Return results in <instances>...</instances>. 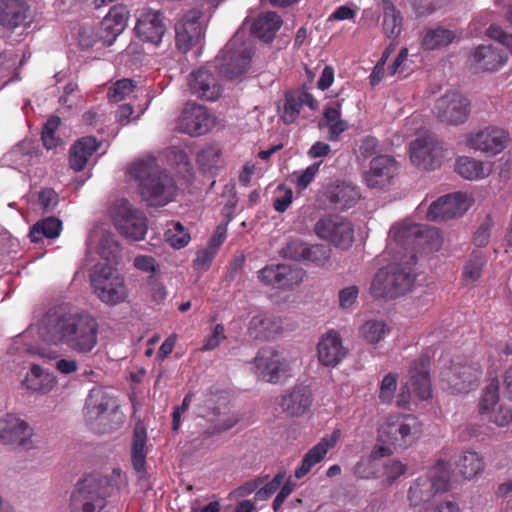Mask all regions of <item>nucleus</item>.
I'll return each instance as SVG.
<instances>
[{
    "label": "nucleus",
    "instance_id": "f257e3e1",
    "mask_svg": "<svg viewBox=\"0 0 512 512\" xmlns=\"http://www.w3.org/2000/svg\"><path fill=\"white\" fill-rule=\"evenodd\" d=\"M98 330L97 319L90 313L55 308L43 317L39 335L49 345H65L76 354L88 355L98 345Z\"/></svg>",
    "mask_w": 512,
    "mask_h": 512
},
{
    "label": "nucleus",
    "instance_id": "f03ea898",
    "mask_svg": "<svg viewBox=\"0 0 512 512\" xmlns=\"http://www.w3.org/2000/svg\"><path fill=\"white\" fill-rule=\"evenodd\" d=\"M129 173L139 182L140 195L149 206H164L176 195L174 179L154 159L135 162Z\"/></svg>",
    "mask_w": 512,
    "mask_h": 512
},
{
    "label": "nucleus",
    "instance_id": "7ed1b4c3",
    "mask_svg": "<svg viewBox=\"0 0 512 512\" xmlns=\"http://www.w3.org/2000/svg\"><path fill=\"white\" fill-rule=\"evenodd\" d=\"M84 418L93 431L106 433L118 429L125 416L117 398L106 388L97 386L90 390L86 398Z\"/></svg>",
    "mask_w": 512,
    "mask_h": 512
},
{
    "label": "nucleus",
    "instance_id": "20e7f679",
    "mask_svg": "<svg viewBox=\"0 0 512 512\" xmlns=\"http://www.w3.org/2000/svg\"><path fill=\"white\" fill-rule=\"evenodd\" d=\"M421 434L420 421L411 414H392L386 416L378 428V439L387 446L379 447L381 456L392 453L389 446L405 449L411 446Z\"/></svg>",
    "mask_w": 512,
    "mask_h": 512
},
{
    "label": "nucleus",
    "instance_id": "39448f33",
    "mask_svg": "<svg viewBox=\"0 0 512 512\" xmlns=\"http://www.w3.org/2000/svg\"><path fill=\"white\" fill-rule=\"evenodd\" d=\"M451 472L445 461H438L425 475L418 477L408 490V500L413 507L429 502L436 494L450 487Z\"/></svg>",
    "mask_w": 512,
    "mask_h": 512
},
{
    "label": "nucleus",
    "instance_id": "423d86ee",
    "mask_svg": "<svg viewBox=\"0 0 512 512\" xmlns=\"http://www.w3.org/2000/svg\"><path fill=\"white\" fill-rule=\"evenodd\" d=\"M413 282L414 276L408 268L389 265L376 273L370 293L376 298L393 299L408 292Z\"/></svg>",
    "mask_w": 512,
    "mask_h": 512
},
{
    "label": "nucleus",
    "instance_id": "0eeeda50",
    "mask_svg": "<svg viewBox=\"0 0 512 512\" xmlns=\"http://www.w3.org/2000/svg\"><path fill=\"white\" fill-rule=\"evenodd\" d=\"M90 281L94 294L105 304H119L128 295L124 278L114 266L95 265Z\"/></svg>",
    "mask_w": 512,
    "mask_h": 512
},
{
    "label": "nucleus",
    "instance_id": "6e6552de",
    "mask_svg": "<svg viewBox=\"0 0 512 512\" xmlns=\"http://www.w3.org/2000/svg\"><path fill=\"white\" fill-rule=\"evenodd\" d=\"M252 53L251 46L236 33L217 58L220 73L229 79L242 75L250 64Z\"/></svg>",
    "mask_w": 512,
    "mask_h": 512
},
{
    "label": "nucleus",
    "instance_id": "1a4fd4ad",
    "mask_svg": "<svg viewBox=\"0 0 512 512\" xmlns=\"http://www.w3.org/2000/svg\"><path fill=\"white\" fill-rule=\"evenodd\" d=\"M510 140L508 131L489 125L469 132L465 137V144L471 150L496 156L508 147Z\"/></svg>",
    "mask_w": 512,
    "mask_h": 512
},
{
    "label": "nucleus",
    "instance_id": "9d476101",
    "mask_svg": "<svg viewBox=\"0 0 512 512\" xmlns=\"http://www.w3.org/2000/svg\"><path fill=\"white\" fill-rule=\"evenodd\" d=\"M429 366L430 362L426 356H421L412 362L402 387L401 402L406 403L411 399L427 400L431 397Z\"/></svg>",
    "mask_w": 512,
    "mask_h": 512
},
{
    "label": "nucleus",
    "instance_id": "9b49d317",
    "mask_svg": "<svg viewBox=\"0 0 512 512\" xmlns=\"http://www.w3.org/2000/svg\"><path fill=\"white\" fill-rule=\"evenodd\" d=\"M113 221L119 233L128 239L142 240L146 234V217L125 199L120 200L114 206Z\"/></svg>",
    "mask_w": 512,
    "mask_h": 512
},
{
    "label": "nucleus",
    "instance_id": "f8f14e48",
    "mask_svg": "<svg viewBox=\"0 0 512 512\" xmlns=\"http://www.w3.org/2000/svg\"><path fill=\"white\" fill-rule=\"evenodd\" d=\"M316 235L336 246L347 249L354 241L353 225L338 215H327L320 218L314 227Z\"/></svg>",
    "mask_w": 512,
    "mask_h": 512
},
{
    "label": "nucleus",
    "instance_id": "ddd939ff",
    "mask_svg": "<svg viewBox=\"0 0 512 512\" xmlns=\"http://www.w3.org/2000/svg\"><path fill=\"white\" fill-rule=\"evenodd\" d=\"M410 158L419 169L435 170L441 165L443 148L434 136L421 135L410 144Z\"/></svg>",
    "mask_w": 512,
    "mask_h": 512
},
{
    "label": "nucleus",
    "instance_id": "4468645a",
    "mask_svg": "<svg viewBox=\"0 0 512 512\" xmlns=\"http://www.w3.org/2000/svg\"><path fill=\"white\" fill-rule=\"evenodd\" d=\"M304 275L301 268L285 264L266 266L258 271V279L262 284L277 289H289L299 285Z\"/></svg>",
    "mask_w": 512,
    "mask_h": 512
},
{
    "label": "nucleus",
    "instance_id": "2eb2a0df",
    "mask_svg": "<svg viewBox=\"0 0 512 512\" xmlns=\"http://www.w3.org/2000/svg\"><path fill=\"white\" fill-rule=\"evenodd\" d=\"M469 101L458 92H449L439 98L435 105L437 118L451 125H459L468 119Z\"/></svg>",
    "mask_w": 512,
    "mask_h": 512
},
{
    "label": "nucleus",
    "instance_id": "dca6fc26",
    "mask_svg": "<svg viewBox=\"0 0 512 512\" xmlns=\"http://www.w3.org/2000/svg\"><path fill=\"white\" fill-rule=\"evenodd\" d=\"M106 506L105 493L99 484L86 480L71 495V512H99Z\"/></svg>",
    "mask_w": 512,
    "mask_h": 512
},
{
    "label": "nucleus",
    "instance_id": "f3484780",
    "mask_svg": "<svg viewBox=\"0 0 512 512\" xmlns=\"http://www.w3.org/2000/svg\"><path fill=\"white\" fill-rule=\"evenodd\" d=\"M256 374L266 382L277 383L288 371L285 358L275 349L266 347L258 351L254 358Z\"/></svg>",
    "mask_w": 512,
    "mask_h": 512
},
{
    "label": "nucleus",
    "instance_id": "a211bd4d",
    "mask_svg": "<svg viewBox=\"0 0 512 512\" xmlns=\"http://www.w3.org/2000/svg\"><path fill=\"white\" fill-rule=\"evenodd\" d=\"M469 198L464 193H453L434 201L427 211V218L432 221H445L462 216L470 207Z\"/></svg>",
    "mask_w": 512,
    "mask_h": 512
},
{
    "label": "nucleus",
    "instance_id": "6ab92c4d",
    "mask_svg": "<svg viewBox=\"0 0 512 512\" xmlns=\"http://www.w3.org/2000/svg\"><path fill=\"white\" fill-rule=\"evenodd\" d=\"M398 167L395 159L388 155L372 158L363 180L370 189L384 190L390 186Z\"/></svg>",
    "mask_w": 512,
    "mask_h": 512
},
{
    "label": "nucleus",
    "instance_id": "aec40b11",
    "mask_svg": "<svg viewBox=\"0 0 512 512\" xmlns=\"http://www.w3.org/2000/svg\"><path fill=\"white\" fill-rule=\"evenodd\" d=\"M213 119L208 110L198 104H187L177 122V129L190 136L203 135L209 131Z\"/></svg>",
    "mask_w": 512,
    "mask_h": 512
},
{
    "label": "nucleus",
    "instance_id": "412c9836",
    "mask_svg": "<svg viewBox=\"0 0 512 512\" xmlns=\"http://www.w3.org/2000/svg\"><path fill=\"white\" fill-rule=\"evenodd\" d=\"M200 17L201 11L192 9L176 23V45L180 50L189 51L202 38L203 26L199 21Z\"/></svg>",
    "mask_w": 512,
    "mask_h": 512
},
{
    "label": "nucleus",
    "instance_id": "4be33fe9",
    "mask_svg": "<svg viewBox=\"0 0 512 512\" xmlns=\"http://www.w3.org/2000/svg\"><path fill=\"white\" fill-rule=\"evenodd\" d=\"M137 13L135 25L137 36L145 42L159 44L166 31L163 14L150 8H143Z\"/></svg>",
    "mask_w": 512,
    "mask_h": 512
},
{
    "label": "nucleus",
    "instance_id": "5701e85b",
    "mask_svg": "<svg viewBox=\"0 0 512 512\" xmlns=\"http://www.w3.org/2000/svg\"><path fill=\"white\" fill-rule=\"evenodd\" d=\"M32 429L19 417L7 414L0 418V442L4 445L30 447Z\"/></svg>",
    "mask_w": 512,
    "mask_h": 512
},
{
    "label": "nucleus",
    "instance_id": "b1692460",
    "mask_svg": "<svg viewBox=\"0 0 512 512\" xmlns=\"http://www.w3.org/2000/svg\"><path fill=\"white\" fill-rule=\"evenodd\" d=\"M89 250H95L99 256L108 262L107 265H116L120 257L121 248L115 235L102 228L91 231L87 239Z\"/></svg>",
    "mask_w": 512,
    "mask_h": 512
},
{
    "label": "nucleus",
    "instance_id": "393cba45",
    "mask_svg": "<svg viewBox=\"0 0 512 512\" xmlns=\"http://www.w3.org/2000/svg\"><path fill=\"white\" fill-rule=\"evenodd\" d=\"M481 375V369L476 364H453L443 374V379L454 393H465L476 385Z\"/></svg>",
    "mask_w": 512,
    "mask_h": 512
},
{
    "label": "nucleus",
    "instance_id": "a878e982",
    "mask_svg": "<svg viewBox=\"0 0 512 512\" xmlns=\"http://www.w3.org/2000/svg\"><path fill=\"white\" fill-rule=\"evenodd\" d=\"M347 355L342 338L337 331L330 330L323 334L317 344L319 362L326 367L337 366Z\"/></svg>",
    "mask_w": 512,
    "mask_h": 512
},
{
    "label": "nucleus",
    "instance_id": "bb28decb",
    "mask_svg": "<svg viewBox=\"0 0 512 512\" xmlns=\"http://www.w3.org/2000/svg\"><path fill=\"white\" fill-rule=\"evenodd\" d=\"M283 332L282 320L269 313L254 315L247 327V334L251 339L269 341L277 338Z\"/></svg>",
    "mask_w": 512,
    "mask_h": 512
},
{
    "label": "nucleus",
    "instance_id": "cd10ccee",
    "mask_svg": "<svg viewBox=\"0 0 512 512\" xmlns=\"http://www.w3.org/2000/svg\"><path fill=\"white\" fill-rule=\"evenodd\" d=\"M303 105L309 106L311 110L318 108V102L310 93L299 90L287 92L278 109L280 119L285 124L294 123L298 119Z\"/></svg>",
    "mask_w": 512,
    "mask_h": 512
},
{
    "label": "nucleus",
    "instance_id": "c85d7f7f",
    "mask_svg": "<svg viewBox=\"0 0 512 512\" xmlns=\"http://www.w3.org/2000/svg\"><path fill=\"white\" fill-rule=\"evenodd\" d=\"M189 87L194 95L207 101L217 100L222 91L221 85L207 68H200L190 74Z\"/></svg>",
    "mask_w": 512,
    "mask_h": 512
},
{
    "label": "nucleus",
    "instance_id": "c756f323",
    "mask_svg": "<svg viewBox=\"0 0 512 512\" xmlns=\"http://www.w3.org/2000/svg\"><path fill=\"white\" fill-rule=\"evenodd\" d=\"M311 390L298 385L287 391L280 400V407L290 417H300L307 413L312 405Z\"/></svg>",
    "mask_w": 512,
    "mask_h": 512
},
{
    "label": "nucleus",
    "instance_id": "7c9ffc66",
    "mask_svg": "<svg viewBox=\"0 0 512 512\" xmlns=\"http://www.w3.org/2000/svg\"><path fill=\"white\" fill-rule=\"evenodd\" d=\"M341 431L335 429L330 435L324 436L315 446L304 455L301 465L295 470V477L300 479L304 477L311 468L321 462L327 452L332 449L340 439Z\"/></svg>",
    "mask_w": 512,
    "mask_h": 512
},
{
    "label": "nucleus",
    "instance_id": "2f4dec72",
    "mask_svg": "<svg viewBox=\"0 0 512 512\" xmlns=\"http://www.w3.org/2000/svg\"><path fill=\"white\" fill-rule=\"evenodd\" d=\"M286 254L296 260H307L322 266L330 259L331 248L322 244L308 245L300 241H292L287 246Z\"/></svg>",
    "mask_w": 512,
    "mask_h": 512
},
{
    "label": "nucleus",
    "instance_id": "473e14b6",
    "mask_svg": "<svg viewBox=\"0 0 512 512\" xmlns=\"http://www.w3.org/2000/svg\"><path fill=\"white\" fill-rule=\"evenodd\" d=\"M29 12V6L24 0H0V25L15 29L22 25Z\"/></svg>",
    "mask_w": 512,
    "mask_h": 512
},
{
    "label": "nucleus",
    "instance_id": "72a5a7b5",
    "mask_svg": "<svg viewBox=\"0 0 512 512\" xmlns=\"http://www.w3.org/2000/svg\"><path fill=\"white\" fill-rule=\"evenodd\" d=\"M469 61L478 70L495 71L506 62V57L491 45H480L472 53Z\"/></svg>",
    "mask_w": 512,
    "mask_h": 512
},
{
    "label": "nucleus",
    "instance_id": "f704fd0d",
    "mask_svg": "<svg viewBox=\"0 0 512 512\" xmlns=\"http://www.w3.org/2000/svg\"><path fill=\"white\" fill-rule=\"evenodd\" d=\"M57 384L53 374L45 371L39 365L33 364L22 380L25 389L33 393L47 394Z\"/></svg>",
    "mask_w": 512,
    "mask_h": 512
},
{
    "label": "nucleus",
    "instance_id": "c9c22d12",
    "mask_svg": "<svg viewBox=\"0 0 512 512\" xmlns=\"http://www.w3.org/2000/svg\"><path fill=\"white\" fill-rule=\"evenodd\" d=\"M209 426L202 432V437L208 439L214 435L223 433L233 428L239 421L238 417L227 411H222L219 407H214L205 415Z\"/></svg>",
    "mask_w": 512,
    "mask_h": 512
},
{
    "label": "nucleus",
    "instance_id": "e433bc0d",
    "mask_svg": "<svg viewBox=\"0 0 512 512\" xmlns=\"http://www.w3.org/2000/svg\"><path fill=\"white\" fill-rule=\"evenodd\" d=\"M456 171L464 179L481 180L492 173L493 163L462 156L456 161Z\"/></svg>",
    "mask_w": 512,
    "mask_h": 512
},
{
    "label": "nucleus",
    "instance_id": "4c0bfd02",
    "mask_svg": "<svg viewBox=\"0 0 512 512\" xmlns=\"http://www.w3.org/2000/svg\"><path fill=\"white\" fill-rule=\"evenodd\" d=\"M281 26V17L276 12L269 11L259 15L254 21L252 33L264 42H270L275 38Z\"/></svg>",
    "mask_w": 512,
    "mask_h": 512
},
{
    "label": "nucleus",
    "instance_id": "58836bf2",
    "mask_svg": "<svg viewBox=\"0 0 512 512\" xmlns=\"http://www.w3.org/2000/svg\"><path fill=\"white\" fill-rule=\"evenodd\" d=\"M421 233V226L418 224L410 222L396 224L390 228L388 246L391 247L394 243L407 248L415 244L417 238L421 236Z\"/></svg>",
    "mask_w": 512,
    "mask_h": 512
},
{
    "label": "nucleus",
    "instance_id": "ea45409f",
    "mask_svg": "<svg viewBox=\"0 0 512 512\" xmlns=\"http://www.w3.org/2000/svg\"><path fill=\"white\" fill-rule=\"evenodd\" d=\"M98 141L91 136L78 140L70 150L69 163L75 171H81L89 157L98 149Z\"/></svg>",
    "mask_w": 512,
    "mask_h": 512
},
{
    "label": "nucleus",
    "instance_id": "a19ab883",
    "mask_svg": "<svg viewBox=\"0 0 512 512\" xmlns=\"http://www.w3.org/2000/svg\"><path fill=\"white\" fill-rule=\"evenodd\" d=\"M328 197L336 208L348 209L357 203L360 194L355 186L345 182H338L330 188Z\"/></svg>",
    "mask_w": 512,
    "mask_h": 512
},
{
    "label": "nucleus",
    "instance_id": "79ce46f5",
    "mask_svg": "<svg viewBox=\"0 0 512 512\" xmlns=\"http://www.w3.org/2000/svg\"><path fill=\"white\" fill-rule=\"evenodd\" d=\"M129 11L125 6L115 5L101 22V30L109 32L115 39L126 27Z\"/></svg>",
    "mask_w": 512,
    "mask_h": 512
},
{
    "label": "nucleus",
    "instance_id": "37998d69",
    "mask_svg": "<svg viewBox=\"0 0 512 512\" xmlns=\"http://www.w3.org/2000/svg\"><path fill=\"white\" fill-rule=\"evenodd\" d=\"M62 222L56 217H47L37 221L31 228L29 236L32 242L37 243L43 238L55 239L60 235Z\"/></svg>",
    "mask_w": 512,
    "mask_h": 512
},
{
    "label": "nucleus",
    "instance_id": "c03bdc74",
    "mask_svg": "<svg viewBox=\"0 0 512 512\" xmlns=\"http://www.w3.org/2000/svg\"><path fill=\"white\" fill-rule=\"evenodd\" d=\"M325 125L329 128L328 139L337 141L341 133L348 129V123L341 118L340 104L326 107L324 110Z\"/></svg>",
    "mask_w": 512,
    "mask_h": 512
},
{
    "label": "nucleus",
    "instance_id": "a18cd8bd",
    "mask_svg": "<svg viewBox=\"0 0 512 512\" xmlns=\"http://www.w3.org/2000/svg\"><path fill=\"white\" fill-rule=\"evenodd\" d=\"M459 473L465 479H473L484 469L482 457L474 451H465L457 461Z\"/></svg>",
    "mask_w": 512,
    "mask_h": 512
},
{
    "label": "nucleus",
    "instance_id": "49530a36",
    "mask_svg": "<svg viewBox=\"0 0 512 512\" xmlns=\"http://www.w3.org/2000/svg\"><path fill=\"white\" fill-rule=\"evenodd\" d=\"M146 430L142 425H136L132 442V463L137 471H143L146 459Z\"/></svg>",
    "mask_w": 512,
    "mask_h": 512
},
{
    "label": "nucleus",
    "instance_id": "de8ad7c7",
    "mask_svg": "<svg viewBox=\"0 0 512 512\" xmlns=\"http://www.w3.org/2000/svg\"><path fill=\"white\" fill-rule=\"evenodd\" d=\"M402 18L391 0H383V30L387 37H397L401 33Z\"/></svg>",
    "mask_w": 512,
    "mask_h": 512
},
{
    "label": "nucleus",
    "instance_id": "09e8293b",
    "mask_svg": "<svg viewBox=\"0 0 512 512\" xmlns=\"http://www.w3.org/2000/svg\"><path fill=\"white\" fill-rule=\"evenodd\" d=\"M361 337L370 344H376L382 341L390 332L386 322L378 319L367 320L360 327Z\"/></svg>",
    "mask_w": 512,
    "mask_h": 512
},
{
    "label": "nucleus",
    "instance_id": "8fccbe9b",
    "mask_svg": "<svg viewBox=\"0 0 512 512\" xmlns=\"http://www.w3.org/2000/svg\"><path fill=\"white\" fill-rule=\"evenodd\" d=\"M499 381L491 379L490 382L483 389L482 395L479 399L478 409L479 414L484 417L490 411L499 405Z\"/></svg>",
    "mask_w": 512,
    "mask_h": 512
},
{
    "label": "nucleus",
    "instance_id": "3c124183",
    "mask_svg": "<svg viewBox=\"0 0 512 512\" xmlns=\"http://www.w3.org/2000/svg\"><path fill=\"white\" fill-rule=\"evenodd\" d=\"M455 38L453 31L444 28L427 30L422 39V46L434 50L449 45Z\"/></svg>",
    "mask_w": 512,
    "mask_h": 512
},
{
    "label": "nucleus",
    "instance_id": "603ef678",
    "mask_svg": "<svg viewBox=\"0 0 512 512\" xmlns=\"http://www.w3.org/2000/svg\"><path fill=\"white\" fill-rule=\"evenodd\" d=\"M487 262L485 254L481 251H473L463 269V279L466 283H475L481 276L483 267Z\"/></svg>",
    "mask_w": 512,
    "mask_h": 512
},
{
    "label": "nucleus",
    "instance_id": "864d4df0",
    "mask_svg": "<svg viewBox=\"0 0 512 512\" xmlns=\"http://www.w3.org/2000/svg\"><path fill=\"white\" fill-rule=\"evenodd\" d=\"M165 240L172 247L180 249L189 243L190 235L179 222H175L165 232Z\"/></svg>",
    "mask_w": 512,
    "mask_h": 512
},
{
    "label": "nucleus",
    "instance_id": "5fc2aeb1",
    "mask_svg": "<svg viewBox=\"0 0 512 512\" xmlns=\"http://www.w3.org/2000/svg\"><path fill=\"white\" fill-rule=\"evenodd\" d=\"M135 88V83L131 79L118 80L108 90V98L110 101L117 103L122 101L126 96L130 95Z\"/></svg>",
    "mask_w": 512,
    "mask_h": 512
},
{
    "label": "nucleus",
    "instance_id": "6e6d98bb",
    "mask_svg": "<svg viewBox=\"0 0 512 512\" xmlns=\"http://www.w3.org/2000/svg\"><path fill=\"white\" fill-rule=\"evenodd\" d=\"M483 418L498 427H505L512 423V409L503 405H498Z\"/></svg>",
    "mask_w": 512,
    "mask_h": 512
},
{
    "label": "nucleus",
    "instance_id": "4d7b16f0",
    "mask_svg": "<svg viewBox=\"0 0 512 512\" xmlns=\"http://www.w3.org/2000/svg\"><path fill=\"white\" fill-rule=\"evenodd\" d=\"M220 158V151L215 146H208L202 149L197 155L198 163L205 169L211 170L216 167Z\"/></svg>",
    "mask_w": 512,
    "mask_h": 512
},
{
    "label": "nucleus",
    "instance_id": "13d9d810",
    "mask_svg": "<svg viewBox=\"0 0 512 512\" xmlns=\"http://www.w3.org/2000/svg\"><path fill=\"white\" fill-rule=\"evenodd\" d=\"M397 388V375L389 373L382 379L379 397L382 402H390Z\"/></svg>",
    "mask_w": 512,
    "mask_h": 512
},
{
    "label": "nucleus",
    "instance_id": "bf43d9fd",
    "mask_svg": "<svg viewBox=\"0 0 512 512\" xmlns=\"http://www.w3.org/2000/svg\"><path fill=\"white\" fill-rule=\"evenodd\" d=\"M494 225L491 216H486L479 228L474 234L473 242L478 247H484L488 244L491 234V229Z\"/></svg>",
    "mask_w": 512,
    "mask_h": 512
},
{
    "label": "nucleus",
    "instance_id": "052dcab7",
    "mask_svg": "<svg viewBox=\"0 0 512 512\" xmlns=\"http://www.w3.org/2000/svg\"><path fill=\"white\" fill-rule=\"evenodd\" d=\"M285 478V472L277 473L270 482L256 492V498L266 500L271 497L281 487Z\"/></svg>",
    "mask_w": 512,
    "mask_h": 512
},
{
    "label": "nucleus",
    "instance_id": "680f3d73",
    "mask_svg": "<svg viewBox=\"0 0 512 512\" xmlns=\"http://www.w3.org/2000/svg\"><path fill=\"white\" fill-rule=\"evenodd\" d=\"M279 195L273 201V207L277 212H285L293 199L292 189L280 185L278 187Z\"/></svg>",
    "mask_w": 512,
    "mask_h": 512
},
{
    "label": "nucleus",
    "instance_id": "e2e57ef3",
    "mask_svg": "<svg viewBox=\"0 0 512 512\" xmlns=\"http://www.w3.org/2000/svg\"><path fill=\"white\" fill-rule=\"evenodd\" d=\"M359 294V289L357 286L352 285L346 288H343L339 291V306L342 309L351 308L356 302Z\"/></svg>",
    "mask_w": 512,
    "mask_h": 512
},
{
    "label": "nucleus",
    "instance_id": "0e129e2a",
    "mask_svg": "<svg viewBox=\"0 0 512 512\" xmlns=\"http://www.w3.org/2000/svg\"><path fill=\"white\" fill-rule=\"evenodd\" d=\"M59 201L58 194L50 188H45L39 193V203L45 212H51Z\"/></svg>",
    "mask_w": 512,
    "mask_h": 512
},
{
    "label": "nucleus",
    "instance_id": "69168bd1",
    "mask_svg": "<svg viewBox=\"0 0 512 512\" xmlns=\"http://www.w3.org/2000/svg\"><path fill=\"white\" fill-rule=\"evenodd\" d=\"M217 251L210 247H206L198 251L196 258L193 261L194 267L201 270H207L215 257Z\"/></svg>",
    "mask_w": 512,
    "mask_h": 512
},
{
    "label": "nucleus",
    "instance_id": "338daca9",
    "mask_svg": "<svg viewBox=\"0 0 512 512\" xmlns=\"http://www.w3.org/2000/svg\"><path fill=\"white\" fill-rule=\"evenodd\" d=\"M133 264L137 269L144 272L156 274L159 271V264L152 256L138 255L134 258Z\"/></svg>",
    "mask_w": 512,
    "mask_h": 512
},
{
    "label": "nucleus",
    "instance_id": "774afa93",
    "mask_svg": "<svg viewBox=\"0 0 512 512\" xmlns=\"http://www.w3.org/2000/svg\"><path fill=\"white\" fill-rule=\"evenodd\" d=\"M488 36L496 40L512 52V35L503 31L499 26H490L488 29Z\"/></svg>",
    "mask_w": 512,
    "mask_h": 512
}]
</instances>
